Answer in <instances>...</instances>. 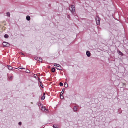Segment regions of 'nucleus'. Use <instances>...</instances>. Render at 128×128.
<instances>
[{"instance_id":"25","label":"nucleus","mask_w":128,"mask_h":128,"mask_svg":"<svg viewBox=\"0 0 128 128\" xmlns=\"http://www.w3.org/2000/svg\"><path fill=\"white\" fill-rule=\"evenodd\" d=\"M56 68L58 70H62V69H60V68Z\"/></svg>"},{"instance_id":"23","label":"nucleus","mask_w":128,"mask_h":128,"mask_svg":"<svg viewBox=\"0 0 128 128\" xmlns=\"http://www.w3.org/2000/svg\"><path fill=\"white\" fill-rule=\"evenodd\" d=\"M53 127L54 128H58V127L56 126H55L54 125H53Z\"/></svg>"},{"instance_id":"21","label":"nucleus","mask_w":128,"mask_h":128,"mask_svg":"<svg viewBox=\"0 0 128 128\" xmlns=\"http://www.w3.org/2000/svg\"><path fill=\"white\" fill-rule=\"evenodd\" d=\"M60 86H63V84L62 83V82H60Z\"/></svg>"},{"instance_id":"9","label":"nucleus","mask_w":128,"mask_h":128,"mask_svg":"<svg viewBox=\"0 0 128 128\" xmlns=\"http://www.w3.org/2000/svg\"><path fill=\"white\" fill-rule=\"evenodd\" d=\"M8 68L9 70H12V66H8Z\"/></svg>"},{"instance_id":"27","label":"nucleus","mask_w":128,"mask_h":128,"mask_svg":"<svg viewBox=\"0 0 128 128\" xmlns=\"http://www.w3.org/2000/svg\"><path fill=\"white\" fill-rule=\"evenodd\" d=\"M12 78V77H11L10 78Z\"/></svg>"},{"instance_id":"18","label":"nucleus","mask_w":128,"mask_h":128,"mask_svg":"<svg viewBox=\"0 0 128 128\" xmlns=\"http://www.w3.org/2000/svg\"><path fill=\"white\" fill-rule=\"evenodd\" d=\"M38 58H39L38 57L36 56V57H35L34 58V59H35L36 60H38Z\"/></svg>"},{"instance_id":"8","label":"nucleus","mask_w":128,"mask_h":128,"mask_svg":"<svg viewBox=\"0 0 128 128\" xmlns=\"http://www.w3.org/2000/svg\"><path fill=\"white\" fill-rule=\"evenodd\" d=\"M41 109H42V110H46V108H45V107H43V106L42 107L41 106Z\"/></svg>"},{"instance_id":"10","label":"nucleus","mask_w":128,"mask_h":128,"mask_svg":"<svg viewBox=\"0 0 128 128\" xmlns=\"http://www.w3.org/2000/svg\"><path fill=\"white\" fill-rule=\"evenodd\" d=\"M64 87L66 88H67L68 87V85L67 83L65 82L64 84Z\"/></svg>"},{"instance_id":"5","label":"nucleus","mask_w":128,"mask_h":128,"mask_svg":"<svg viewBox=\"0 0 128 128\" xmlns=\"http://www.w3.org/2000/svg\"><path fill=\"white\" fill-rule=\"evenodd\" d=\"M30 17L29 16H27L26 17V19L28 20H30Z\"/></svg>"},{"instance_id":"20","label":"nucleus","mask_w":128,"mask_h":128,"mask_svg":"<svg viewBox=\"0 0 128 128\" xmlns=\"http://www.w3.org/2000/svg\"><path fill=\"white\" fill-rule=\"evenodd\" d=\"M6 15L7 16H10V13L9 12H8L6 13Z\"/></svg>"},{"instance_id":"2","label":"nucleus","mask_w":128,"mask_h":128,"mask_svg":"<svg viewBox=\"0 0 128 128\" xmlns=\"http://www.w3.org/2000/svg\"><path fill=\"white\" fill-rule=\"evenodd\" d=\"M69 9L72 13L74 12H75V6L74 5L72 6L71 9H70V7H69Z\"/></svg>"},{"instance_id":"11","label":"nucleus","mask_w":128,"mask_h":128,"mask_svg":"<svg viewBox=\"0 0 128 128\" xmlns=\"http://www.w3.org/2000/svg\"><path fill=\"white\" fill-rule=\"evenodd\" d=\"M44 95L42 96L41 98V99L42 100H43L45 98V96H44Z\"/></svg>"},{"instance_id":"15","label":"nucleus","mask_w":128,"mask_h":128,"mask_svg":"<svg viewBox=\"0 0 128 128\" xmlns=\"http://www.w3.org/2000/svg\"><path fill=\"white\" fill-rule=\"evenodd\" d=\"M74 110V111H76L77 110V108L76 107L74 106L73 108Z\"/></svg>"},{"instance_id":"24","label":"nucleus","mask_w":128,"mask_h":128,"mask_svg":"<svg viewBox=\"0 0 128 128\" xmlns=\"http://www.w3.org/2000/svg\"><path fill=\"white\" fill-rule=\"evenodd\" d=\"M40 86L42 88H43V86H42V84H41V83L40 84Z\"/></svg>"},{"instance_id":"19","label":"nucleus","mask_w":128,"mask_h":128,"mask_svg":"<svg viewBox=\"0 0 128 128\" xmlns=\"http://www.w3.org/2000/svg\"><path fill=\"white\" fill-rule=\"evenodd\" d=\"M62 94H60V98L61 99H63V96H62Z\"/></svg>"},{"instance_id":"22","label":"nucleus","mask_w":128,"mask_h":128,"mask_svg":"<svg viewBox=\"0 0 128 128\" xmlns=\"http://www.w3.org/2000/svg\"><path fill=\"white\" fill-rule=\"evenodd\" d=\"M26 72L27 73H29L30 72V71L28 70H26Z\"/></svg>"},{"instance_id":"3","label":"nucleus","mask_w":128,"mask_h":128,"mask_svg":"<svg viewBox=\"0 0 128 128\" xmlns=\"http://www.w3.org/2000/svg\"><path fill=\"white\" fill-rule=\"evenodd\" d=\"M2 44L4 47H8V46L10 44L9 43L6 42H4L2 43Z\"/></svg>"},{"instance_id":"26","label":"nucleus","mask_w":128,"mask_h":128,"mask_svg":"<svg viewBox=\"0 0 128 128\" xmlns=\"http://www.w3.org/2000/svg\"><path fill=\"white\" fill-rule=\"evenodd\" d=\"M21 124H22V123L21 122H20L19 123H18V124L19 125H21Z\"/></svg>"},{"instance_id":"17","label":"nucleus","mask_w":128,"mask_h":128,"mask_svg":"<svg viewBox=\"0 0 128 128\" xmlns=\"http://www.w3.org/2000/svg\"><path fill=\"white\" fill-rule=\"evenodd\" d=\"M64 88H63L62 89V91L61 93H60V94H62L64 93Z\"/></svg>"},{"instance_id":"16","label":"nucleus","mask_w":128,"mask_h":128,"mask_svg":"<svg viewBox=\"0 0 128 128\" xmlns=\"http://www.w3.org/2000/svg\"><path fill=\"white\" fill-rule=\"evenodd\" d=\"M18 68L20 69H25V68H23L21 66H20L18 67Z\"/></svg>"},{"instance_id":"1","label":"nucleus","mask_w":128,"mask_h":128,"mask_svg":"<svg viewBox=\"0 0 128 128\" xmlns=\"http://www.w3.org/2000/svg\"><path fill=\"white\" fill-rule=\"evenodd\" d=\"M96 24L99 25L100 24V18L98 16H96Z\"/></svg>"},{"instance_id":"7","label":"nucleus","mask_w":128,"mask_h":128,"mask_svg":"<svg viewBox=\"0 0 128 128\" xmlns=\"http://www.w3.org/2000/svg\"><path fill=\"white\" fill-rule=\"evenodd\" d=\"M118 53H119V54L122 56L124 55L120 51H118Z\"/></svg>"},{"instance_id":"13","label":"nucleus","mask_w":128,"mask_h":128,"mask_svg":"<svg viewBox=\"0 0 128 128\" xmlns=\"http://www.w3.org/2000/svg\"><path fill=\"white\" fill-rule=\"evenodd\" d=\"M8 37V35L6 34H5L4 36V37L6 38H7Z\"/></svg>"},{"instance_id":"12","label":"nucleus","mask_w":128,"mask_h":128,"mask_svg":"<svg viewBox=\"0 0 128 128\" xmlns=\"http://www.w3.org/2000/svg\"><path fill=\"white\" fill-rule=\"evenodd\" d=\"M38 59V60L40 62H42V59L40 58L39 57Z\"/></svg>"},{"instance_id":"6","label":"nucleus","mask_w":128,"mask_h":128,"mask_svg":"<svg viewBox=\"0 0 128 128\" xmlns=\"http://www.w3.org/2000/svg\"><path fill=\"white\" fill-rule=\"evenodd\" d=\"M54 66H57L58 67H60L61 66L59 64L55 63L54 64Z\"/></svg>"},{"instance_id":"14","label":"nucleus","mask_w":128,"mask_h":128,"mask_svg":"<svg viewBox=\"0 0 128 128\" xmlns=\"http://www.w3.org/2000/svg\"><path fill=\"white\" fill-rule=\"evenodd\" d=\"M55 69L54 68H52V72H54L55 71Z\"/></svg>"},{"instance_id":"4","label":"nucleus","mask_w":128,"mask_h":128,"mask_svg":"<svg viewBox=\"0 0 128 128\" xmlns=\"http://www.w3.org/2000/svg\"><path fill=\"white\" fill-rule=\"evenodd\" d=\"M86 54L88 56L90 57V53L89 51H87L86 52Z\"/></svg>"}]
</instances>
